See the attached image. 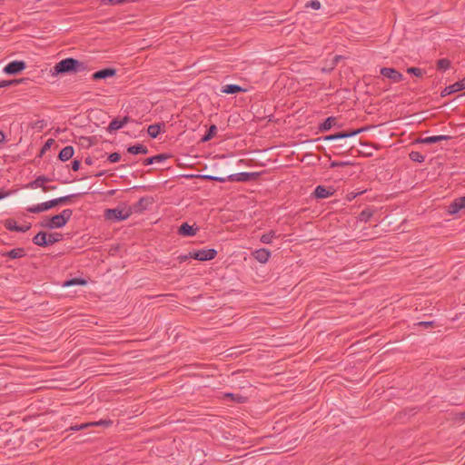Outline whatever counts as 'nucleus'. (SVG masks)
Instances as JSON below:
<instances>
[{
  "instance_id": "f257e3e1",
  "label": "nucleus",
  "mask_w": 465,
  "mask_h": 465,
  "mask_svg": "<svg viewBox=\"0 0 465 465\" xmlns=\"http://www.w3.org/2000/svg\"><path fill=\"white\" fill-rule=\"evenodd\" d=\"M364 128L360 129H352V130H342L340 132H337L333 134L325 135L322 137L318 138L317 140H323L325 142L332 141L333 142V149L334 153L338 155H342L345 153H350L352 149H354V144L346 139L351 138L353 136H356L357 134L363 132Z\"/></svg>"
},
{
  "instance_id": "f03ea898",
  "label": "nucleus",
  "mask_w": 465,
  "mask_h": 465,
  "mask_svg": "<svg viewBox=\"0 0 465 465\" xmlns=\"http://www.w3.org/2000/svg\"><path fill=\"white\" fill-rule=\"evenodd\" d=\"M87 70V64L73 57L62 59L51 69L53 76L77 74Z\"/></svg>"
},
{
  "instance_id": "7ed1b4c3",
  "label": "nucleus",
  "mask_w": 465,
  "mask_h": 465,
  "mask_svg": "<svg viewBox=\"0 0 465 465\" xmlns=\"http://www.w3.org/2000/svg\"><path fill=\"white\" fill-rule=\"evenodd\" d=\"M73 215V210L64 209L60 213L53 216H45L39 225L45 229H60L65 226Z\"/></svg>"
},
{
  "instance_id": "20e7f679",
  "label": "nucleus",
  "mask_w": 465,
  "mask_h": 465,
  "mask_svg": "<svg viewBox=\"0 0 465 465\" xmlns=\"http://www.w3.org/2000/svg\"><path fill=\"white\" fill-rule=\"evenodd\" d=\"M63 239L64 234L61 232L48 233L46 232L41 231L33 237L32 242L34 244L37 246L47 247L49 245H53L58 242H61Z\"/></svg>"
},
{
  "instance_id": "39448f33",
  "label": "nucleus",
  "mask_w": 465,
  "mask_h": 465,
  "mask_svg": "<svg viewBox=\"0 0 465 465\" xmlns=\"http://www.w3.org/2000/svg\"><path fill=\"white\" fill-rule=\"evenodd\" d=\"M131 216L128 206L126 204L118 205L116 208L105 209L104 217L107 221L121 222Z\"/></svg>"
},
{
  "instance_id": "423d86ee",
  "label": "nucleus",
  "mask_w": 465,
  "mask_h": 465,
  "mask_svg": "<svg viewBox=\"0 0 465 465\" xmlns=\"http://www.w3.org/2000/svg\"><path fill=\"white\" fill-rule=\"evenodd\" d=\"M153 199L150 196H143L139 199L135 203L128 206L129 213L131 215L133 213H142L145 210L149 208V205L153 204Z\"/></svg>"
},
{
  "instance_id": "0eeeda50",
  "label": "nucleus",
  "mask_w": 465,
  "mask_h": 465,
  "mask_svg": "<svg viewBox=\"0 0 465 465\" xmlns=\"http://www.w3.org/2000/svg\"><path fill=\"white\" fill-rule=\"evenodd\" d=\"M261 176V173L252 172V173H238L230 174L227 176V179H229V182H241V183H246V182H252V181H257L259 177Z\"/></svg>"
},
{
  "instance_id": "6e6552de",
  "label": "nucleus",
  "mask_w": 465,
  "mask_h": 465,
  "mask_svg": "<svg viewBox=\"0 0 465 465\" xmlns=\"http://www.w3.org/2000/svg\"><path fill=\"white\" fill-rule=\"evenodd\" d=\"M193 253V259L200 261V262H206L213 260L217 256V251L215 249H201V250H194L192 251Z\"/></svg>"
},
{
  "instance_id": "1a4fd4ad",
  "label": "nucleus",
  "mask_w": 465,
  "mask_h": 465,
  "mask_svg": "<svg viewBox=\"0 0 465 465\" xmlns=\"http://www.w3.org/2000/svg\"><path fill=\"white\" fill-rule=\"evenodd\" d=\"M25 68H26L25 62L15 60V61H12V62L8 63L5 66L4 72L6 74L15 75V74H17L21 73Z\"/></svg>"
},
{
  "instance_id": "9d476101",
  "label": "nucleus",
  "mask_w": 465,
  "mask_h": 465,
  "mask_svg": "<svg viewBox=\"0 0 465 465\" xmlns=\"http://www.w3.org/2000/svg\"><path fill=\"white\" fill-rule=\"evenodd\" d=\"M381 74L390 79L392 83H400L404 79L401 73L391 67H382L381 69Z\"/></svg>"
},
{
  "instance_id": "9b49d317",
  "label": "nucleus",
  "mask_w": 465,
  "mask_h": 465,
  "mask_svg": "<svg viewBox=\"0 0 465 465\" xmlns=\"http://www.w3.org/2000/svg\"><path fill=\"white\" fill-rule=\"evenodd\" d=\"M462 90H465V77L449 86H446L440 92V96L445 97L447 95H450L451 94H454V93H457V92H460Z\"/></svg>"
},
{
  "instance_id": "f8f14e48",
  "label": "nucleus",
  "mask_w": 465,
  "mask_h": 465,
  "mask_svg": "<svg viewBox=\"0 0 465 465\" xmlns=\"http://www.w3.org/2000/svg\"><path fill=\"white\" fill-rule=\"evenodd\" d=\"M4 225L5 229H7L8 231L17 232H25L31 228V223H28L26 225H19L12 218L6 219L4 223Z\"/></svg>"
},
{
  "instance_id": "ddd939ff",
  "label": "nucleus",
  "mask_w": 465,
  "mask_h": 465,
  "mask_svg": "<svg viewBox=\"0 0 465 465\" xmlns=\"http://www.w3.org/2000/svg\"><path fill=\"white\" fill-rule=\"evenodd\" d=\"M54 207H55V203H54V200L52 199L48 202L30 206L26 209V211L29 213H39L50 210Z\"/></svg>"
},
{
  "instance_id": "4468645a",
  "label": "nucleus",
  "mask_w": 465,
  "mask_h": 465,
  "mask_svg": "<svg viewBox=\"0 0 465 465\" xmlns=\"http://www.w3.org/2000/svg\"><path fill=\"white\" fill-rule=\"evenodd\" d=\"M115 74H116V70L114 68L106 67V68H104V69L94 72L92 74V79L94 81L107 79V78L114 76Z\"/></svg>"
},
{
  "instance_id": "2eb2a0df",
  "label": "nucleus",
  "mask_w": 465,
  "mask_h": 465,
  "mask_svg": "<svg viewBox=\"0 0 465 465\" xmlns=\"http://www.w3.org/2000/svg\"><path fill=\"white\" fill-rule=\"evenodd\" d=\"M334 192L335 191L332 189V187L327 188L323 185H318L314 189L312 195L316 199H325V198L331 196L334 193Z\"/></svg>"
},
{
  "instance_id": "dca6fc26",
  "label": "nucleus",
  "mask_w": 465,
  "mask_h": 465,
  "mask_svg": "<svg viewBox=\"0 0 465 465\" xmlns=\"http://www.w3.org/2000/svg\"><path fill=\"white\" fill-rule=\"evenodd\" d=\"M198 230L199 228L197 226L194 227V225L183 223L178 229V233L182 236L191 237L195 235Z\"/></svg>"
},
{
  "instance_id": "f3484780",
  "label": "nucleus",
  "mask_w": 465,
  "mask_h": 465,
  "mask_svg": "<svg viewBox=\"0 0 465 465\" xmlns=\"http://www.w3.org/2000/svg\"><path fill=\"white\" fill-rule=\"evenodd\" d=\"M252 255L259 262L266 263L271 257V252L268 249L261 248L252 252Z\"/></svg>"
},
{
  "instance_id": "a211bd4d",
  "label": "nucleus",
  "mask_w": 465,
  "mask_h": 465,
  "mask_svg": "<svg viewBox=\"0 0 465 465\" xmlns=\"http://www.w3.org/2000/svg\"><path fill=\"white\" fill-rule=\"evenodd\" d=\"M450 139H451V136H450V135H433V136H428V137H424V138H419L417 140V143L431 144V143H439L441 141H447Z\"/></svg>"
},
{
  "instance_id": "6ab92c4d",
  "label": "nucleus",
  "mask_w": 465,
  "mask_h": 465,
  "mask_svg": "<svg viewBox=\"0 0 465 465\" xmlns=\"http://www.w3.org/2000/svg\"><path fill=\"white\" fill-rule=\"evenodd\" d=\"M26 255L25 250L24 248H15L8 252H1V256L7 257L9 259H19L23 258Z\"/></svg>"
},
{
  "instance_id": "aec40b11",
  "label": "nucleus",
  "mask_w": 465,
  "mask_h": 465,
  "mask_svg": "<svg viewBox=\"0 0 465 465\" xmlns=\"http://www.w3.org/2000/svg\"><path fill=\"white\" fill-rule=\"evenodd\" d=\"M74 149L73 146H71V145L65 146L59 152L58 159L61 162H66L74 156Z\"/></svg>"
},
{
  "instance_id": "412c9836",
  "label": "nucleus",
  "mask_w": 465,
  "mask_h": 465,
  "mask_svg": "<svg viewBox=\"0 0 465 465\" xmlns=\"http://www.w3.org/2000/svg\"><path fill=\"white\" fill-rule=\"evenodd\" d=\"M246 90L238 84H226L222 87L221 92L226 94L244 93Z\"/></svg>"
},
{
  "instance_id": "4be33fe9",
  "label": "nucleus",
  "mask_w": 465,
  "mask_h": 465,
  "mask_svg": "<svg viewBox=\"0 0 465 465\" xmlns=\"http://www.w3.org/2000/svg\"><path fill=\"white\" fill-rule=\"evenodd\" d=\"M336 124H337V118L334 116H330V117L326 118L322 124H320L318 128L321 132H327L332 126L336 125Z\"/></svg>"
},
{
  "instance_id": "5701e85b",
  "label": "nucleus",
  "mask_w": 465,
  "mask_h": 465,
  "mask_svg": "<svg viewBox=\"0 0 465 465\" xmlns=\"http://www.w3.org/2000/svg\"><path fill=\"white\" fill-rule=\"evenodd\" d=\"M163 127H165L164 123H158L149 125L147 129L148 135L152 138H156L161 133Z\"/></svg>"
},
{
  "instance_id": "b1692460",
  "label": "nucleus",
  "mask_w": 465,
  "mask_h": 465,
  "mask_svg": "<svg viewBox=\"0 0 465 465\" xmlns=\"http://www.w3.org/2000/svg\"><path fill=\"white\" fill-rule=\"evenodd\" d=\"M170 158V155L167 153H159L152 157H148L143 160V165H150L154 163H161Z\"/></svg>"
},
{
  "instance_id": "393cba45",
  "label": "nucleus",
  "mask_w": 465,
  "mask_h": 465,
  "mask_svg": "<svg viewBox=\"0 0 465 465\" xmlns=\"http://www.w3.org/2000/svg\"><path fill=\"white\" fill-rule=\"evenodd\" d=\"M127 152L131 154H138V153L147 154L149 150L145 145L141 144V143H136L134 145H130L127 148Z\"/></svg>"
},
{
  "instance_id": "a878e982",
  "label": "nucleus",
  "mask_w": 465,
  "mask_h": 465,
  "mask_svg": "<svg viewBox=\"0 0 465 465\" xmlns=\"http://www.w3.org/2000/svg\"><path fill=\"white\" fill-rule=\"evenodd\" d=\"M50 181H52L50 178H48L45 175H39L38 177H36L34 181H32L28 184V187H30V188L41 187L43 189V187H45V183Z\"/></svg>"
},
{
  "instance_id": "bb28decb",
  "label": "nucleus",
  "mask_w": 465,
  "mask_h": 465,
  "mask_svg": "<svg viewBox=\"0 0 465 465\" xmlns=\"http://www.w3.org/2000/svg\"><path fill=\"white\" fill-rule=\"evenodd\" d=\"M460 210H464L460 197L456 198L448 207V213L451 215L456 214Z\"/></svg>"
},
{
  "instance_id": "cd10ccee",
  "label": "nucleus",
  "mask_w": 465,
  "mask_h": 465,
  "mask_svg": "<svg viewBox=\"0 0 465 465\" xmlns=\"http://www.w3.org/2000/svg\"><path fill=\"white\" fill-rule=\"evenodd\" d=\"M224 399H230L231 401L237 402V403H245L248 401V398L245 396H242L241 394H235L227 392L223 394Z\"/></svg>"
},
{
  "instance_id": "c85d7f7f",
  "label": "nucleus",
  "mask_w": 465,
  "mask_h": 465,
  "mask_svg": "<svg viewBox=\"0 0 465 465\" xmlns=\"http://www.w3.org/2000/svg\"><path fill=\"white\" fill-rule=\"evenodd\" d=\"M124 126V125L123 124L121 118L116 117L110 122V124L107 127V131L109 133H114V132L123 128Z\"/></svg>"
},
{
  "instance_id": "c756f323",
  "label": "nucleus",
  "mask_w": 465,
  "mask_h": 465,
  "mask_svg": "<svg viewBox=\"0 0 465 465\" xmlns=\"http://www.w3.org/2000/svg\"><path fill=\"white\" fill-rule=\"evenodd\" d=\"M216 133L217 126L215 124L210 125L204 135L202 137L201 141L203 143L210 141L215 136Z\"/></svg>"
},
{
  "instance_id": "7c9ffc66",
  "label": "nucleus",
  "mask_w": 465,
  "mask_h": 465,
  "mask_svg": "<svg viewBox=\"0 0 465 465\" xmlns=\"http://www.w3.org/2000/svg\"><path fill=\"white\" fill-rule=\"evenodd\" d=\"M80 194H69V195L62 196V197H59V198H55V199H54V203H55V206L61 205V204L70 203H72L74 198H76Z\"/></svg>"
},
{
  "instance_id": "2f4dec72",
  "label": "nucleus",
  "mask_w": 465,
  "mask_h": 465,
  "mask_svg": "<svg viewBox=\"0 0 465 465\" xmlns=\"http://www.w3.org/2000/svg\"><path fill=\"white\" fill-rule=\"evenodd\" d=\"M372 215H373L372 211H371L370 209H365L360 213L358 219L361 222L367 223L372 217Z\"/></svg>"
},
{
  "instance_id": "473e14b6",
  "label": "nucleus",
  "mask_w": 465,
  "mask_h": 465,
  "mask_svg": "<svg viewBox=\"0 0 465 465\" xmlns=\"http://www.w3.org/2000/svg\"><path fill=\"white\" fill-rule=\"evenodd\" d=\"M275 237H276V232L272 230L269 232L262 234L260 241L262 243L270 244L272 242V239Z\"/></svg>"
},
{
  "instance_id": "72a5a7b5",
  "label": "nucleus",
  "mask_w": 465,
  "mask_h": 465,
  "mask_svg": "<svg viewBox=\"0 0 465 465\" xmlns=\"http://www.w3.org/2000/svg\"><path fill=\"white\" fill-rule=\"evenodd\" d=\"M450 61L448 58H441L437 61V69L438 70H448L450 67Z\"/></svg>"
},
{
  "instance_id": "f704fd0d",
  "label": "nucleus",
  "mask_w": 465,
  "mask_h": 465,
  "mask_svg": "<svg viewBox=\"0 0 465 465\" xmlns=\"http://www.w3.org/2000/svg\"><path fill=\"white\" fill-rule=\"evenodd\" d=\"M409 157L411 161L417 163H423L425 161V156L417 151L411 152Z\"/></svg>"
},
{
  "instance_id": "c9c22d12",
  "label": "nucleus",
  "mask_w": 465,
  "mask_h": 465,
  "mask_svg": "<svg viewBox=\"0 0 465 465\" xmlns=\"http://www.w3.org/2000/svg\"><path fill=\"white\" fill-rule=\"evenodd\" d=\"M407 73L413 74L417 77H422L425 72L418 67H409L407 68Z\"/></svg>"
},
{
  "instance_id": "e433bc0d",
  "label": "nucleus",
  "mask_w": 465,
  "mask_h": 465,
  "mask_svg": "<svg viewBox=\"0 0 465 465\" xmlns=\"http://www.w3.org/2000/svg\"><path fill=\"white\" fill-rule=\"evenodd\" d=\"M86 283V281L82 278H73L67 282H65L64 286H71V285H84Z\"/></svg>"
},
{
  "instance_id": "4c0bfd02",
  "label": "nucleus",
  "mask_w": 465,
  "mask_h": 465,
  "mask_svg": "<svg viewBox=\"0 0 465 465\" xmlns=\"http://www.w3.org/2000/svg\"><path fill=\"white\" fill-rule=\"evenodd\" d=\"M203 178L209 180V181H216L219 183H224V182L229 181V179H227V177H220V176H214V175H203Z\"/></svg>"
},
{
  "instance_id": "58836bf2",
  "label": "nucleus",
  "mask_w": 465,
  "mask_h": 465,
  "mask_svg": "<svg viewBox=\"0 0 465 465\" xmlns=\"http://www.w3.org/2000/svg\"><path fill=\"white\" fill-rule=\"evenodd\" d=\"M351 164H352L351 162L332 161L330 163V168L333 169V168H336V167H344V166H348V165H351Z\"/></svg>"
},
{
  "instance_id": "ea45409f",
  "label": "nucleus",
  "mask_w": 465,
  "mask_h": 465,
  "mask_svg": "<svg viewBox=\"0 0 465 465\" xmlns=\"http://www.w3.org/2000/svg\"><path fill=\"white\" fill-rule=\"evenodd\" d=\"M305 7H311L314 10H319L321 8V3L319 0H311L306 3Z\"/></svg>"
},
{
  "instance_id": "a19ab883",
  "label": "nucleus",
  "mask_w": 465,
  "mask_h": 465,
  "mask_svg": "<svg viewBox=\"0 0 465 465\" xmlns=\"http://www.w3.org/2000/svg\"><path fill=\"white\" fill-rule=\"evenodd\" d=\"M110 163H117L121 160V154L117 152L112 153L107 156Z\"/></svg>"
},
{
  "instance_id": "79ce46f5",
  "label": "nucleus",
  "mask_w": 465,
  "mask_h": 465,
  "mask_svg": "<svg viewBox=\"0 0 465 465\" xmlns=\"http://www.w3.org/2000/svg\"><path fill=\"white\" fill-rule=\"evenodd\" d=\"M91 426H109L113 423L111 420H100L96 422H90Z\"/></svg>"
},
{
  "instance_id": "37998d69",
  "label": "nucleus",
  "mask_w": 465,
  "mask_h": 465,
  "mask_svg": "<svg viewBox=\"0 0 465 465\" xmlns=\"http://www.w3.org/2000/svg\"><path fill=\"white\" fill-rule=\"evenodd\" d=\"M88 427H91V423H89V422L82 423L80 425L71 426L68 430L77 431V430H83V429H85Z\"/></svg>"
},
{
  "instance_id": "c03bdc74",
  "label": "nucleus",
  "mask_w": 465,
  "mask_h": 465,
  "mask_svg": "<svg viewBox=\"0 0 465 465\" xmlns=\"http://www.w3.org/2000/svg\"><path fill=\"white\" fill-rule=\"evenodd\" d=\"M415 325L420 326V327L429 328V327H435V326H436V323H435V322H433V321H430V322H417Z\"/></svg>"
},
{
  "instance_id": "a18cd8bd",
  "label": "nucleus",
  "mask_w": 465,
  "mask_h": 465,
  "mask_svg": "<svg viewBox=\"0 0 465 465\" xmlns=\"http://www.w3.org/2000/svg\"><path fill=\"white\" fill-rule=\"evenodd\" d=\"M189 259H193L192 252H190L188 254H181L177 257V260L179 261L180 263H183L188 261Z\"/></svg>"
},
{
  "instance_id": "49530a36",
  "label": "nucleus",
  "mask_w": 465,
  "mask_h": 465,
  "mask_svg": "<svg viewBox=\"0 0 465 465\" xmlns=\"http://www.w3.org/2000/svg\"><path fill=\"white\" fill-rule=\"evenodd\" d=\"M81 167V161L78 159H74L71 162V168L73 171L76 172Z\"/></svg>"
},
{
  "instance_id": "de8ad7c7",
  "label": "nucleus",
  "mask_w": 465,
  "mask_h": 465,
  "mask_svg": "<svg viewBox=\"0 0 465 465\" xmlns=\"http://www.w3.org/2000/svg\"><path fill=\"white\" fill-rule=\"evenodd\" d=\"M54 143V140L53 138L48 139L45 144L43 145V151H47L51 148V146Z\"/></svg>"
},
{
  "instance_id": "09e8293b",
  "label": "nucleus",
  "mask_w": 465,
  "mask_h": 465,
  "mask_svg": "<svg viewBox=\"0 0 465 465\" xmlns=\"http://www.w3.org/2000/svg\"><path fill=\"white\" fill-rule=\"evenodd\" d=\"M45 125V122L44 120H38L35 123H34L33 128L43 129Z\"/></svg>"
},
{
  "instance_id": "8fccbe9b",
  "label": "nucleus",
  "mask_w": 465,
  "mask_h": 465,
  "mask_svg": "<svg viewBox=\"0 0 465 465\" xmlns=\"http://www.w3.org/2000/svg\"><path fill=\"white\" fill-rule=\"evenodd\" d=\"M11 194L10 191H5V189H0V200L4 199Z\"/></svg>"
},
{
  "instance_id": "3c124183",
  "label": "nucleus",
  "mask_w": 465,
  "mask_h": 465,
  "mask_svg": "<svg viewBox=\"0 0 465 465\" xmlns=\"http://www.w3.org/2000/svg\"><path fill=\"white\" fill-rule=\"evenodd\" d=\"M1 87H7L14 85V82H11V80H3L0 81Z\"/></svg>"
},
{
  "instance_id": "603ef678",
  "label": "nucleus",
  "mask_w": 465,
  "mask_h": 465,
  "mask_svg": "<svg viewBox=\"0 0 465 465\" xmlns=\"http://www.w3.org/2000/svg\"><path fill=\"white\" fill-rule=\"evenodd\" d=\"M121 120H122V123L124 125H125L126 124H128L130 122H133V119L130 118L128 115L124 116L123 118H121Z\"/></svg>"
},
{
  "instance_id": "864d4df0",
  "label": "nucleus",
  "mask_w": 465,
  "mask_h": 465,
  "mask_svg": "<svg viewBox=\"0 0 465 465\" xmlns=\"http://www.w3.org/2000/svg\"><path fill=\"white\" fill-rule=\"evenodd\" d=\"M56 189V186H54V185H45V187H43V191L44 192H48V191H52V190H55Z\"/></svg>"
},
{
  "instance_id": "5fc2aeb1",
  "label": "nucleus",
  "mask_w": 465,
  "mask_h": 465,
  "mask_svg": "<svg viewBox=\"0 0 465 465\" xmlns=\"http://www.w3.org/2000/svg\"><path fill=\"white\" fill-rule=\"evenodd\" d=\"M25 80H26L25 78H20V79L11 80V82H14V85H16L18 84L24 83Z\"/></svg>"
},
{
  "instance_id": "6e6d98bb",
  "label": "nucleus",
  "mask_w": 465,
  "mask_h": 465,
  "mask_svg": "<svg viewBox=\"0 0 465 465\" xmlns=\"http://www.w3.org/2000/svg\"><path fill=\"white\" fill-rule=\"evenodd\" d=\"M5 140V134L3 131H0V144L3 143Z\"/></svg>"
},
{
  "instance_id": "4d7b16f0",
  "label": "nucleus",
  "mask_w": 465,
  "mask_h": 465,
  "mask_svg": "<svg viewBox=\"0 0 465 465\" xmlns=\"http://www.w3.org/2000/svg\"><path fill=\"white\" fill-rule=\"evenodd\" d=\"M84 163H85V164H87V165H92V164H93V159H92L90 156H88V157H86V158L84 159Z\"/></svg>"
},
{
  "instance_id": "13d9d810",
  "label": "nucleus",
  "mask_w": 465,
  "mask_h": 465,
  "mask_svg": "<svg viewBox=\"0 0 465 465\" xmlns=\"http://www.w3.org/2000/svg\"><path fill=\"white\" fill-rule=\"evenodd\" d=\"M460 201H461V203H462L463 209L465 210V196H461V197H460Z\"/></svg>"
},
{
  "instance_id": "bf43d9fd",
  "label": "nucleus",
  "mask_w": 465,
  "mask_h": 465,
  "mask_svg": "<svg viewBox=\"0 0 465 465\" xmlns=\"http://www.w3.org/2000/svg\"><path fill=\"white\" fill-rule=\"evenodd\" d=\"M459 418H460V420L465 419V411H464V412H460V413H459Z\"/></svg>"
},
{
  "instance_id": "052dcab7",
  "label": "nucleus",
  "mask_w": 465,
  "mask_h": 465,
  "mask_svg": "<svg viewBox=\"0 0 465 465\" xmlns=\"http://www.w3.org/2000/svg\"><path fill=\"white\" fill-rule=\"evenodd\" d=\"M46 151H43V148L41 149L40 151V153H39V157H42V155L45 153Z\"/></svg>"
},
{
  "instance_id": "680f3d73",
  "label": "nucleus",
  "mask_w": 465,
  "mask_h": 465,
  "mask_svg": "<svg viewBox=\"0 0 465 465\" xmlns=\"http://www.w3.org/2000/svg\"><path fill=\"white\" fill-rule=\"evenodd\" d=\"M104 172H101V173H99L95 174V176H96V177H100V176H102V175H104Z\"/></svg>"
},
{
  "instance_id": "e2e57ef3",
  "label": "nucleus",
  "mask_w": 465,
  "mask_h": 465,
  "mask_svg": "<svg viewBox=\"0 0 465 465\" xmlns=\"http://www.w3.org/2000/svg\"><path fill=\"white\" fill-rule=\"evenodd\" d=\"M462 95H465V93Z\"/></svg>"
}]
</instances>
